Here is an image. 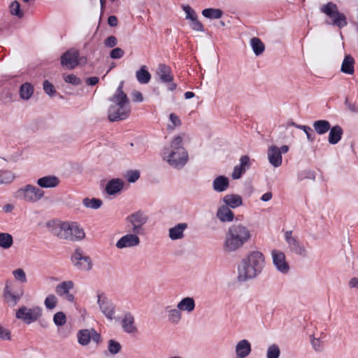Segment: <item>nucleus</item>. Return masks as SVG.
<instances>
[{
  "instance_id": "obj_10",
  "label": "nucleus",
  "mask_w": 358,
  "mask_h": 358,
  "mask_svg": "<svg viewBox=\"0 0 358 358\" xmlns=\"http://www.w3.org/2000/svg\"><path fill=\"white\" fill-rule=\"evenodd\" d=\"M156 73L160 81L166 84L169 91H174L177 88V84L173 82L174 76L171 67L165 64H159L157 66Z\"/></svg>"
},
{
  "instance_id": "obj_35",
  "label": "nucleus",
  "mask_w": 358,
  "mask_h": 358,
  "mask_svg": "<svg viewBox=\"0 0 358 358\" xmlns=\"http://www.w3.org/2000/svg\"><path fill=\"white\" fill-rule=\"evenodd\" d=\"M289 249L296 254L304 256L306 255L305 248L295 239H291V242L288 243Z\"/></svg>"
},
{
  "instance_id": "obj_55",
  "label": "nucleus",
  "mask_w": 358,
  "mask_h": 358,
  "mask_svg": "<svg viewBox=\"0 0 358 358\" xmlns=\"http://www.w3.org/2000/svg\"><path fill=\"white\" fill-rule=\"evenodd\" d=\"M117 43V38L114 36H110L104 41V45L109 48L115 47Z\"/></svg>"
},
{
  "instance_id": "obj_27",
  "label": "nucleus",
  "mask_w": 358,
  "mask_h": 358,
  "mask_svg": "<svg viewBox=\"0 0 358 358\" xmlns=\"http://www.w3.org/2000/svg\"><path fill=\"white\" fill-rule=\"evenodd\" d=\"M213 186L215 191L218 192H224L229 187V180L225 176H218L214 180Z\"/></svg>"
},
{
  "instance_id": "obj_52",
  "label": "nucleus",
  "mask_w": 358,
  "mask_h": 358,
  "mask_svg": "<svg viewBox=\"0 0 358 358\" xmlns=\"http://www.w3.org/2000/svg\"><path fill=\"white\" fill-rule=\"evenodd\" d=\"M124 52L120 48L113 49L110 53V56L113 59H120L124 56Z\"/></svg>"
},
{
  "instance_id": "obj_49",
  "label": "nucleus",
  "mask_w": 358,
  "mask_h": 358,
  "mask_svg": "<svg viewBox=\"0 0 358 358\" xmlns=\"http://www.w3.org/2000/svg\"><path fill=\"white\" fill-rule=\"evenodd\" d=\"M245 169H243L240 165L236 166L231 174L232 178L234 180L240 178L241 176L245 172Z\"/></svg>"
},
{
  "instance_id": "obj_20",
  "label": "nucleus",
  "mask_w": 358,
  "mask_h": 358,
  "mask_svg": "<svg viewBox=\"0 0 358 358\" xmlns=\"http://www.w3.org/2000/svg\"><path fill=\"white\" fill-rule=\"evenodd\" d=\"M251 352V345L248 341L242 340L239 341L236 347L237 357L245 358Z\"/></svg>"
},
{
  "instance_id": "obj_12",
  "label": "nucleus",
  "mask_w": 358,
  "mask_h": 358,
  "mask_svg": "<svg viewBox=\"0 0 358 358\" xmlns=\"http://www.w3.org/2000/svg\"><path fill=\"white\" fill-rule=\"evenodd\" d=\"M271 255L273 262L277 269L282 273H287L289 270V266L286 262L285 254L279 250H273L271 252Z\"/></svg>"
},
{
  "instance_id": "obj_28",
  "label": "nucleus",
  "mask_w": 358,
  "mask_h": 358,
  "mask_svg": "<svg viewBox=\"0 0 358 358\" xmlns=\"http://www.w3.org/2000/svg\"><path fill=\"white\" fill-rule=\"evenodd\" d=\"M313 127L317 134L322 135L326 134L331 129V124L329 121L325 120H319L313 122Z\"/></svg>"
},
{
  "instance_id": "obj_9",
  "label": "nucleus",
  "mask_w": 358,
  "mask_h": 358,
  "mask_svg": "<svg viewBox=\"0 0 358 358\" xmlns=\"http://www.w3.org/2000/svg\"><path fill=\"white\" fill-rule=\"evenodd\" d=\"M41 315L42 310L38 306L28 308L22 306L16 311L15 317L24 323L29 324L37 321L41 317Z\"/></svg>"
},
{
  "instance_id": "obj_46",
  "label": "nucleus",
  "mask_w": 358,
  "mask_h": 358,
  "mask_svg": "<svg viewBox=\"0 0 358 358\" xmlns=\"http://www.w3.org/2000/svg\"><path fill=\"white\" fill-rule=\"evenodd\" d=\"M10 13L12 15H16L19 17L23 16V13L20 10V5L18 1H15L11 3L10 6Z\"/></svg>"
},
{
  "instance_id": "obj_50",
  "label": "nucleus",
  "mask_w": 358,
  "mask_h": 358,
  "mask_svg": "<svg viewBox=\"0 0 358 358\" xmlns=\"http://www.w3.org/2000/svg\"><path fill=\"white\" fill-rule=\"evenodd\" d=\"M66 83H71L73 85H78L80 84V79L74 74H69L64 77Z\"/></svg>"
},
{
  "instance_id": "obj_54",
  "label": "nucleus",
  "mask_w": 358,
  "mask_h": 358,
  "mask_svg": "<svg viewBox=\"0 0 358 358\" xmlns=\"http://www.w3.org/2000/svg\"><path fill=\"white\" fill-rule=\"evenodd\" d=\"M0 338L2 340H10V331L0 325Z\"/></svg>"
},
{
  "instance_id": "obj_23",
  "label": "nucleus",
  "mask_w": 358,
  "mask_h": 358,
  "mask_svg": "<svg viewBox=\"0 0 358 358\" xmlns=\"http://www.w3.org/2000/svg\"><path fill=\"white\" fill-rule=\"evenodd\" d=\"M217 217L222 222H231L234 220V213L228 206H222L217 212Z\"/></svg>"
},
{
  "instance_id": "obj_4",
  "label": "nucleus",
  "mask_w": 358,
  "mask_h": 358,
  "mask_svg": "<svg viewBox=\"0 0 358 358\" xmlns=\"http://www.w3.org/2000/svg\"><path fill=\"white\" fill-rule=\"evenodd\" d=\"M265 265L264 255L259 251L251 252L243 259L238 268V278L245 281L258 275Z\"/></svg>"
},
{
  "instance_id": "obj_26",
  "label": "nucleus",
  "mask_w": 358,
  "mask_h": 358,
  "mask_svg": "<svg viewBox=\"0 0 358 358\" xmlns=\"http://www.w3.org/2000/svg\"><path fill=\"white\" fill-rule=\"evenodd\" d=\"M177 308L181 311L190 313L195 308L194 300L192 297H185L178 303Z\"/></svg>"
},
{
  "instance_id": "obj_48",
  "label": "nucleus",
  "mask_w": 358,
  "mask_h": 358,
  "mask_svg": "<svg viewBox=\"0 0 358 358\" xmlns=\"http://www.w3.org/2000/svg\"><path fill=\"white\" fill-rule=\"evenodd\" d=\"M189 26L193 30L196 31H203L204 30L203 25L197 17L190 21Z\"/></svg>"
},
{
  "instance_id": "obj_29",
  "label": "nucleus",
  "mask_w": 358,
  "mask_h": 358,
  "mask_svg": "<svg viewBox=\"0 0 358 358\" xmlns=\"http://www.w3.org/2000/svg\"><path fill=\"white\" fill-rule=\"evenodd\" d=\"M137 80L141 84H147L150 81L151 75L147 69L146 66H142L136 73Z\"/></svg>"
},
{
  "instance_id": "obj_7",
  "label": "nucleus",
  "mask_w": 358,
  "mask_h": 358,
  "mask_svg": "<svg viewBox=\"0 0 358 358\" xmlns=\"http://www.w3.org/2000/svg\"><path fill=\"white\" fill-rule=\"evenodd\" d=\"M45 192L33 185H26L15 192V197L27 203H34L41 200Z\"/></svg>"
},
{
  "instance_id": "obj_18",
  "label": "nucleus",
  "mask_w": 358,
  "mask_h": 358,
  "mask_svg": "<svg viewBox=\"0 0 358 358\" xmlns=\"http://www.w3.org/2000/svg\"><path fill=\"white\" fill-rule=\"evenodd\" d=\"M59 184V180L55 176H47L37 180V185L42 188H52Z\"/></svg>"
},
{
  "instance_id": "obj_51",
  "label": "nucleus",
  "mask_w": 358,
  "mask_h": 358,
  "mask_svg": "<svg viewBox=\"0 0 358 358\" xmlns=\"http://www.w3.org/2000/svg\"><path fill=\"white\" fill-rule=\"evenodd\" d=\"M43 90L48 94L52 96L55 93V87L48 80L43 82Z\"/></svg>"
},
{
  "instance_id": "obj_14",
  "label": "nucleus",
  "mask_w": 358,
  "mask_h": 358,
  "mask_svg": "<svg viewBox=\"0 0 358 358\" xmlns=\"http://www.w3.org/2000/svg\"><path fill=\"white\" fill-rule=\"evenodd\" d=\"M98 303L104 315L112 320L115 314V306L111 301L104 296H99Z\"/></svg>"
},
{
  "instance_id": "obj_39",
  "label": "nucleus",
  "mask_w": 358,
  "mask_h": 358,
  "mask_svg": "<svg viewBox=\"0 0 358 358\" xmlns=\"http://www.w3.org/2000/svg\"><path fill=\"white\" fill-rule=\"evenodd\" d=\"M22 296L21 294H14L10 291L6 289L4 292V297L6 299L7 302L9 303L11 306H15L20 299Z\"/></svg>"
},
{
  "instance_id": "obj_53",
  "label": "nucleus",
  "mask_w": 358,
  "mask_h": 358,
  "mask_svg": "<svg viewBox=\"0 0 358 358\" xmlns=\"http://www.w3.org/2000/svg\"><path fill=\"white\" fill-rule=\"evenodd\" d=\"M140 177V173L138 171H130L127 173V178L129 182H136Z\"/></svg>"
},
{
  "instance_id": "obj_21",
  "label": "nucleus",
  "mask_w": 358,
  "mask_h": 358,
  "mask_svg": "<svg viewBox=\"0 0 358 358\" xmlns=\"http://www.w3.org/2000/svg\"><path fill=\"white\" fill-rule=\"evenodd\" d=\"M343 134V129L339 125L331 127L328 136L329 143L332 145L338 143L341 141Z\"/></svg>"
},
{
  "instance_id": "obj_11",
  "label": "nucleus",
  "mask_w": 358,
  "mask_h": 358,
  "mask_svg": "<svg viewBox=\"0 0 358 358\" xmlns=\"http://www.w3.org/2000/svg\"><path fill=\"white\" fill-rule=\"evenodd\" d=\"M72 262L77 268L82 271H89L92 267V263L89 256L83 254V251L78 248L71 257Z\"/></svg>"
},
{
  "instance_id": "obj_15",
  "label": "nucleus",
  "mask_w": 358,
  "mask_h": 358,
  "mask_svg": "<svg viewBox=\"0 0 358 358\" xmlns=\"http://www.w3.org/2000/svg\"><path fill=\"white\" fill-rule=\"evenodd\" d=\"M140 239L136 234H129L123 236L117 243L116 247L119 249L138 245Z\"/></svg>"
},
{
  "instance_id": "obj_5",
  "label": "nucleus",
  "mask_w": 358,
  "mask_h": 358,
  "mask_svg": "<svg viewBox=\"0 0 358 358\" xmlns=\"http://www.w3.org/2000/svg\"><path fill=\"white\" fill-rule=\"evenodd\" d=\"M182 138L178 136L171 143V152L167 156V162L177 169L183 167L188 160V154L182 145Z\"/></svg>"
},
{
  "instance_id": "obj_25",
  "label": "nucleus",
  "mask_w": 358,
  "mask_h": 358,
  "mask_svg": "<svg viewBox=\"0 0 358 358\" xmlns=\"http://www.w3.org/2000/svg\"><path fill=\"white\" fill-rule=\"evenodd\" d=\"M354 64V58L350 55H345L343 61L341 70L344 73L352 75L355 72Z\"/></svg>"
},
{
  "instance_id": "obj_2",
  "label": "nucleus",
  "mask_w": 358,
  "mask_h": 358,
  "mask_svg": "<svg viewBox=\"0 0 358 358\" xmlns=\"http://www.w3.org/2000/svg\"><path fill=\"white\" fill-rule=\"evenodd\" d=\"M251 232L245 225L234 224L226 232L223 243L225 252H235L241 248L251 238Z\"/></svg>"
},
{
  "instance_id": "obj_64",
  "label": "nucleus",
  "mask_w": 358,
  "mask_h": 358,
  "mask_svg": "<svg viewBox=\"0 0 358 358\" xmlns=\"http://www.w3.org/2000/svg\"><path fill=\"white\" fill-rule=\"evenodd\" d=\"M349 285L352 288L356 287L358 289V278H352L349 282Z\"/></svg>"
},
{
  "instance_id": "obj_6",
  "label": "nucleus",
  "mask_w": 358,
  "mask_h": 358,
  "mask_svg": "<svg viewBox=\"0 0 358 358\" xmlns=\"http://www.w3.org/2000/svg\"><path fill=\"white\" fill-rule=\"evenodd\" d=\"M322 13L327 15L331 20L330 24L342 29L348 25L347 17L344 13H341L338 6L329 1L320 8Z\"/></svg>"
},
{
  "instance_id": "obj_45",
  "label": "nucleus",
  "mask_w": 358,
  "mask_h": 358,
  "mask_svg": "<svg viewBox=\"0 0 358 358\" xmlns=\"http://www.w3.org/2000/svg\"><path fill=\"white\" fill-rule=\"evenodd\" d=\"M53 321L57 326H62L66 322V317L63 312H57L54 315Z\"/></svg>"
},
{
  "instance_id": "obj_62",
  "label": "nucleus",
  "mask_w": 358,
  "mask_h": 358,
  "mask_svg": "<svg viewBox=\"0 0 358 358\" xmlns=\"http://www.w3.org/2000/svg\"><path fill=\"white\" fill-rule=\"evenodd\" d=\"M99 81V78L98 77H90L89 78L87 79L86 80V83L87 85H95L96 84H97Z\"/></svg>"
},
{
  "instance_id": "obj_22",
  "label": "nucleus",
  "mask_w": 358,
  "mask_h": 358,
  "mask_svg": "<svg viewBox=\"0 0 358 358\" xmlns=\"http://www.w3.org/2000/svg\"><path fill=\"white\" fill-rule=\"evenodd\" d=\"M187 228L186 223H179L169 229V237L171 240L180 239L183 237V232Z\"/></svg>"
},
{
  "instance_id": "obj_24",
  "label": "nucleus",
  "mask_w": 358,
  "mask_h": 358,
  "mask_svg": "<svg viewBox=\"0 0 358 358\" xmlns=\"http://www.w3.org/2000/svg\"><path fill=\"white\" fill-rule=\"evenodd\" d=\"M226 206L235 208L243 204V200L241 196L238 194H227L223 199Z\"/></svg>"
},
{
  "instance_id": "obj_60",
  "label": "nucleus",
  "mask_w": 358,
  "mask_h": 358,
  "mask_svg": "<svg viewBox=\"0 0 358 358\" xmlns=\"http://www.w3.org/2000/svg\"><path fill=\"white\" fill-rule=\"evenodd\" d=\"M133 101L135 102H141L143 100V94L138 91H134L132 93Z\"/></svg>"
},
{
  "instance_id": "obj_42",
  "label": "nucleus",
  "mask_w": 358,
  "mask_h": 358,
  "mask_svg": "<svg viewBox=\"0 0 358 358\" xmlns=\"http://www.w3.org/2000/svg\"><path fill=\"white\" fill-rule=\"evenodd\" d=\"M280 354V350L277 345H272L268 347L267 350V358H278Z\"/></svg>"
},
{
  "instance_id": "obj_43",
  "label": "nucleus",
  "mask_w": 358,
  "mask_h": 358,
  "mask_svg": "<svg viewBox=\"0 0 358 358\" xmlns=\"http://www.w3.org/2000/svg\"><path fill=\"white\" fill-rule=\"evenodd\" d=\"M13 275L16 280H18L22 283L27 282L26 273L22 268H17L13 271Z\"/></svg>"
},
{
  "instance_id": "obj_3",
  "label": "nucleus",
  "mask_w": 358,
  "mask_h": 358,
  "mask_svg": "<svg viewBox=\"0 0 358 358\" xmlns=\"http://www.w3.org/2000/svg\"><path fill=\"white\" fill-rule=\"evenodd\" d=\"M47 227L52 234L57 238L71 241L84 238L85 232L78 223L51 220L47 223Z\"/></svg>"
},
{
  "instance_id": "obj_30",
  "label": "nucleus",
  "mask_w": 358,
  "mask_h": 358,
  "mask_svg": "<svg viewBox=\"0 0 358 358\" xmlns=\"http://www.w3.org/2000/svg\"><path fill=\"white\" fill-rule=\"evenodd\" d=\"M74 283L71 280L64 281L56 287L55 292L59 296H64L69 292L70 289H73Z\"/></svg>"
},
{
  "instance_id": "obj_58",
  "label": "nucleus",
  "mask_w": 358,
  "mask_h": 358,
  "mask_svg": "<svg viewBox=\"0 0 358 358\" xmlns=\"http://www.w3.org/2000/svg\"><path fill=\"white\" fill-rule=\"evenodd\" d=\"M169 117H170V120L171 121V122L173 125V127L180 126L181 124V121H180V118L175 113H171Z\"/></svg>"
},
{
  "instance_id": "obj_57",
  "label": "nucleus",
  "mask_w": 358,
  "mask_h": 358,
  "mask_svg": "<svg viewBox=\"0 0 358 358\" xmlns=\"http://www.w3.org/2000/svg\"><path fill=\"white\" fill-rule=\"evenodd\" d=\"M184 10L186 13V18L189 19L190 21L192 20V19L196 18V14L194 12V10H192L189 6H186L184 8Z\"/></svg>"
},
{
  "instance_id": "obj_41",
  "label": "nucleus",
  "mask_w": 358,
  "mask_h": 358,
  "mask_svg": "<svg viewBox=\"0 0 358 358\" xmlns=\"http://www.w3.org/2000/svg\"><path fill=\"white\" fill-rule=\"evenodd\" d=\"M169 321L173 324H177L181 319V310L178 308L177 309H172L169 310Z\"/></svg>"
},
{
  "instance_id": "obj_40",
  "label": "nucleus",
  "mask_w": 358,
  "mask_h": 358,
  "mask_svg": "<svg viewBox=\"0 0 358 358\" xmlns=\"http://www.w3.org/2000/svg\"><path fill=\"white\" fill-rule=\"evenodd\" d=\"M291 124L295 127L296 128H298L303 131L306 134L307 138L309 141L313 142L315 140V136H313V130L310 127L306 125L297 124L295 122H292Z\"/></svg>"
},
{
  "instance_id": "obj_38",
  "label": "nucleus",
  "mask_w": 358,
  "mask_h": 358,
  "mask_svg": "<svg viewBox=\"0 0 358 358\" xmlns=\"http://www.w3.org/2000/svg\"><path fill=\"white\" fill-rule=\"evenodd\" d=\"M15 178L14 174L8 170L0 171V185L11 182Z\"/></svg>"
},
{
  "instance_id": "obj_63",
  "label": "nucleus",
  "mask_w": 358,
  "mask_h": 358,
  "mask_svg": "<svg viewBox=\"0 0 358 358\" xmlns=\"http://www.w3.org/2000/svg\"><path fill=\"white\" fill-rule=\"evenodd\" d=\"M91 339H92L94 342L99 343L101 338L100 334H99L94 329L91 330Z\"/></svg>"
},
{
  "instance_id": "obj_36",
  "label": "nucleus",
  "mask_w": 358,
  "mask_h": 358,
  "mask_svg": "<svg viewBox=\"0 0 358 358\" xmlns=\"http://www.w3.org/2000/svg\"><path fill=\"white\" fill-rule=\"evenodd\" d=\"M13 239L10 234L8 233H0V247L8 249L13 245Z\"/></svg>"
},
{
  "instance_id": "obj_8",
  "label": "nucleus",
  "mask_w": 358,
  "mask_h": 358,
  "mask_svg": "<svg viewBox=\"0 0 358 358\" xmlns=\"http://www.w3.org/2000/svg\"><path fill=\"white\" fill-rule=\"evenodd\" d=\"M86 63V57H80L79 51L75 48L68 50L61 57L62 66L70 70Z\"/></svg>"
},
{
  "instance_id": "obj_47",
  "label": "nucleus",
  "mask_w": 358,
  "mask_h": 358,
  "mask_svg": "<svg viewBox=\"0 0 358 358\" xmlns=\"http://www.w3.org/2000/svg\"><path fill=\"white\" fill-rule=\"evenodd\" d=\"M108 351L112 354V355H115L117 353H118L120 350H121V345L120 344L114 341V340H110L108 341Z\"/></svg>"
},
{
  "instance_id": "obj_44",
  "label": "nucleus",
  "mask_w": 358,
  "mask_h": 358,
  "mask_svg": "<svg viewBox=\"0 0 358 358\" xmlns=\"http://www.w3.org/2000/svg\"><path fill=\"white\" fill-rule=\"evenodd\" d=\"M57 299L53 294L48 295L45 299V306L48 309H53L56 307Z\"/></svg>"
},
{
  "instance_id": "obj_31",
  "label": "nucleus",
  "mask_w": 358,
  "mask_h": 358,
  "mask_svg": "<svg viewBox=\"0 0 358 358\" xmlns=\"http://www.w3.org/2000/svg\"><path fill=\"white\" fill-rule=\"evenodd\" d=\"M34 93V87L29 83L22 84L20 88V96L22 99H29Z\"/></svg>"
},
{
  "instance_id": "obj_61",
  "label": "nucleus",
  "mask_w": 358,
  "mask_h": 358,
  "mask_svg": "<svg viewBox=\"0 0 358 358\" xmlns=\"http://www.w3.org/2000/svg\"><path fill=\"white\" fill-rule=\"evenodd\" d=\"M108 23L110 27H116L117 24V18L115 15H110L108 18Z\"/></svg>"
},
{
  "instance_id": "obj_56",
  "label": "nucleus",
  "mask_w": 358,
  "mask_h": 358,
  "mask_svg": "<svg viewBox=\"0 0 358 358\" xmlns=\"http://www.w3.org/2000/svg\"><path fill=\"white\" fill-rule=\"evenodd\" d=\"M240 166L245 170L250 166V157L248 155H243L241 157Z\"/></svg>"
},
{
  "instance_id": "obj_37",
  "label": "nucleus",
  "mask_w": 358,
  "mask_h": 358,
  "mask_svg": "<svg viewBox=\"0 0 358 358\" xmlns=\"http://www.w3.org/2000/svg\"><path fill=\"white\" fill-rule=\"evenodd\" d=\"M102 203H103L102 201L99 199L85 198L83 200V204L85 205V206L87 208H92V209L99 208L101 206Z\"/></svg>"
},
{
  "instance_id": "obj_19",
  "label": "nucleus",
  "mask_w": 358,
  "mask_h": 358,
  "mask_svg": "<svg viewBox=\"0 0 358 358\" xmlns=\"http://www.w3.org/2000/svg\"><path fill=\"white\" fill-rule=\"evenodd\" d=\"M124 186V182L119 178L110 180L106 186V192L113 195L120 192Z\"/></svg>"
},
{
  "instance_id": "obj_33",
  "label": "nucleus",
  "mask_w": 358,
  "mask_h": 358,
  "mask_svg": "<svg viewBox=\"0 0 358 358\" xmlns=\"http://www.w3.org/2000/svg\"><path fill=\"white\" fill-rule=\"evenodd\" d=\"M91 336V330L89 329L80 330L77 334L78 341L82 345H87L90 342Z\"/></svg>"
},
{
  "instance_id": "obj_59",
  "label": "nucleus",
  "mask_w": 358,
  "mask_h": 358,
  "mask_svg": "<svg viewBox=\"0 0 358 358\" xmlns=\"http://www.w3.org/2000/svg\"><path fill=\"white\" fill-rule=\"evenodd\" d=\"M311 344L314 349L317 351H320L322 349V343L319 339L313 338L311 341Z\"/></svg>"
},
{
  "instance_id": "obj_1",
  "label": "nucleus",
  "mask_w": 358,
  "mask_h": 358,
  "mask_svg": "<svg viewBox=\"0 0 358 358\" xmlns=\"http://www.w3.org/2000/svg\"><path fill=\"white\" fill-rule=\"evenodd\" d=\"M124 82L119 84L115 93L109 98L114 103L108 111V117L110 122L124 120L129 117L131 113V106L127 95L123 92Z\"/></svg>"
},
{
  "instance_id": "obj_17",
  "label": "nucleus",
  "mask_w": 358,
  "mask_h": 358,
  "mask_svg": "<svg viewBox=\"0 0 358 358\" xmlns=\"http://www.w3.org/2000/svg\"><path fill=\"white\" fill-rule=\"evenodd\" d=\"M268 158L269 162L274 166L278 167L282 164L281 152L275 145H271L268 150Z\"/></svg>"
},
{
  "instance_id": "obj_13",
  "label": "nucleus",
  "mask_w": 358,
  "mask_h": 358,
  "mask_svg": "<svg viewBox=\"0 0 358 358\" xmlns=\"http://www.w3.org/2000/svg\"><path fill=\"white\" fill-rule=\"evenodd\" d=\"M127 220L133 226L131 231L138 234L142 226L147 222V217L143 213L138 211L129 215Z\"/></svg>"
},
{
  "instance_id": "obj_34",
  "label": "nucleus",
  "mask_w": 358,
  "mask_h": 358,
  "mask_svg": "<svg viewBox=\"0 0 358 358\" xmlns=\"http://www.w3.org/2000/svg\"><path fill=\"white\" fill-rule=\"evenodd\" d=\"M222 14V10L219 8H206L202 10V15L209 19H219Z\"/></svg>"
},
{
  "instance_id": "obj_16",
  "label": "nucleus",
  "mask_w": 358,
  "mask_h": 358,
  "mask_svg": "<svg viewBox=\"0 0 358 358\" xmlns=\"http://www.w3.org/2000/svg\"><path fill=\"white\" fill-rule=\"evenodd\" d=\"M122 327L126 333L128 334H136L138 331V329L135 325V319L134 315L129 313H126L122 320Z\"/></svg>"
},
{
  "instance_id": "obj_32",
  "label": "nucleus",
  "mask_w": 358,
  "mask_h": 358,
  "mask_svg": "<svg viewBox=\"0 0 358 358\" xmlns=\"http://www.w3.org/2000/svg\"><path fill=\"white\" fill-rule=\"evenodd\" d=\"M250 45L253 52L256 55H262L265 50V45L264 43L259 38H252L250 40Z\"/></svg>"
}]
</instances>
